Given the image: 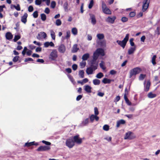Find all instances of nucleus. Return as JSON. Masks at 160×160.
<instances>
[{
	"instance_id": "nucleus-1",
	"label": "nucleus",
	"mask_w": 160,
	"mask_h": 160,
	"mask_svg": "<svg viewBox=\"0 0 160 160\" xmlns=\"http://www.w3.org/2000/svg\"><path fill=\"white\" fill-rule=\"evenodd\" d=\"M129 36V34H127L122 41L117 40L116 41V42L119 45L122 47L123 48H124L128 40Z\"/></svg>"
},
{
	"instance_id": "nucleus-2",
	"label": "nucleus",
	"mask_w": 160,
	"mask_h": 160,
	"mask_svg": "<svg viewBox=\"0 0 160 160\" xmlns=\"http://www.w3.org/2000/svg\"><path fill=\"white\" fill-rule=\"evenodd\" d=\"M141 69L138 67L134 68L130 71L129 78H131L133 76H135L136 75L139 73L141 71Z\"/></svg>"
},
{
	"instance_id": "nucleus-3",
	"label": "nucleus",
	"mask_w": 160,
	"mask_h": 160,
	"mask_svg": "<svg viewBox=\"0 0 160 160\" xmlns=\"http://www.w3.org/2000/svg\"><path fill=\"white\" fill-rule=\"evenodd\" d=\"M100 55V48L97 49L94 53L93 55V59L92 61L91 66H92L93 64L96 63V60L98 59L99 56Z\"/></svg>"
},
{
	"instance_id": "nucleus-4",
	"label": "nucleus",
	"mask_w": 160,
	"mask_h": 160,
	"mask_svg": "<svg viewBox=\"0 0 160 160\" xmlns=\"http://www.w3.org/2000/svg\"><path fill=\"white\" fill-rule=\"evenodd\" d=\"M102 8L103 12L106 14L111 15L112 14V12L106 6V4L103 2H102Z\"/></svg>"
},
{
	"instance_id": "nucleus-5",
	"label": "nucleus",
	"mask_w": 160,
	"mask_h": 160,
	"mask_svg": "<svg viewBox=\"0 0 160 160\" xmlns=\"http://www.w3.org/2000/svg\"><path fill=\"white\" fill-rule=\"evenodd\" d=\"M65 144L66 146L69 148H72L75 145L74 142L72 138L67 139L66 140Z\"/></svg>"
},
{
	"instance_id": "nucleus-6",
	"label": "nucleus",
	"mask_w": 160,
	"mask_h": 160,
	"mask_svg": "<svg viewBox=\"0 0 160 160\" xmlns=\"http://www.w3.org/2000/svg\"><path fill=\"white\" fill-rule=\"evenodd\" d=\"M150 2V0H144L143 2L142 11L145 12L148 7Z\"/></svg>"
},
{
	"instance_id": "nucleus-7",
	"label": "nucleus",
	"mask_w": 160,
	"mask_h": 160,
	"mask_svg": "<svg viewBox=\"0 0 160 160\" xmlns=\"http://www.w3.org/2000/svg\"><path fill=\"white\" fill-rule=\"evenodd\" d=\"M57 57V52L56 50H54L51 52L49 58L52 60H55Z\"/></svg>"
},
{
	"instance_id": "nucleus-8",
	"label": "nucleus",
	"mask_w": 160,
	"mask_h": 160,
	"mask_svg": "<svg viewBox=\"0 0 160 160\" xmlns=\"http://www.w3.org/2000/svg\"><path fill=\"white\" fill-rule=\"evenodd\" d=\"M72 138L74 142V143L76 142V143L78 144H80L82 143V139L79 138V135H78L75 136Z\"/></svg>"
},
{
	"instance_id": "nucleus-9",
	"label": "nucleus",
	"mask_w": 160,
	"mask_h": 160,
	"mask_svg": "<svg viewBox=\"0 0 160 160\" xmlns=\"http://www.w3.org/2000/svg\"><path fill=\"white\" fill-rule=\"evenodd\" d=\"M50 146H41L39 147L37 149V151H48L50 150Z\"/></svg>"
},
{
	"instance_id": "nucleus-10",
	"label": "nucleus",
	"mask_w": 160,
	"mask_h": 160,
	"mask_svg": "<svg viewBox=\"0 0 160 160\" xmlns=\"http://www.w3.org/2000/svg\"><path fill=\"white\" fill-rule=\"evenodd\" d=\"M116 18V17L115 16H113L112 17L108 16L107 18H106L105 21L109 23L113 24L114 23Z\"/></svg>"
},
{
	"instance_id": "nucleus-11",
	"label": "nucleus",
	"mask_w": 160,
	"mask_h": 160,
	"mask_svg": "<svg viewBox=\"0 0 160 160\" xmlns=\"http://www.w3.org/2000/svg\"><path fill=\"white\" fill-rule=\"evenodd\" d=\"M47 34L44 32H41L38 33L37 36V38L38 40H40L42 38H45L47 37Z\"/></svg>"
},
{
	"instance_id": "nucleus-12",
	"label": "nucleus",
	"mask_w": 160,
	"mask_h": 160,
	"mask_svg": "<svg viewBox=\"0 0 160 160\" xmlns=\"http://www.w3.org/2000/svg\"><path fill=\"white\" fill-rule=\"evenodd\" d=\"M90 121L91 122H92L94 121H98L99 118L97 115H94L93 114L91 115L89 117Z\"/></svg>"
},
{
	"instance_id": "nucleus-13",
	"label": "nucleus",
	"mask_w": 160,
	"mask_h": 160,
	"mask_svg": "<svg viewBox=\"0 0 160 160\" xmlns=\"http://www.w3.org/2000/svg\"><path fill=\"white\" fill-rule=\"evenodd\" d=\"M97 68L96 66H94L93 68L91 67L87 68L86 69V72L88 75L91 74L93 72V69L95 70L97 69Z\"/></svg>"
},
{
	"instance_id": "nucleus-14",
	"label": "nucleus",
	"mask_w": 160,
	"mask_h": 160,
	"mask_svg": "<svg viewBox=\"0 0 160 160\" xmlns=\"http://www.w3.org/2000/svg\"><path fill=\"white\" fill-rule=\"evenodd\" d=\"M58 50L60 53H63L66 50V48L65 46L63 44L60 45L58 47Z\"/></svg>"
},
{
	"instance_id": "nucleus-15",
	"label": "nucleus",
	"mask_w": 160,
	"mask_h": 160,
	"mask_svg": "<svg viewBox=\"0 0 160 160\" xmlns=\"http://www.w3.org/2000/svg\"><path fill=\"white\" fill-rule=\"evenodd\" d=\"M145 83L146 81H145L144 83V90L146 92H148L149 90V89L150 86V81H148L147 82L146 85H145Z\"/></svg>"
},
{
	"instance_id": "nucleus-16",
	"label": "nucleus",
	"mask_w": 160,
	"mask_h": 160,
	"mask_svg": "<svg viewBox=\"0 0 160 160\" xmlns=\"http://www.w3.org/2000/svg\"><path fill=\"white\" fill-rule=\"evenodd\" d=\"M132 133L131 132H129L126 133L125 134V136L124 137V139H131L132 138Z\"/></svg>"
},
{
	"instance_id": "nucleus-17",
	"label": "nucleus",
	"mask_w": 160,
	"mask_h": 160,
	"mask_svg": "<svg viewBox=\"0 0 160 160\" xmlns=\"http://www.w3.org/2000/svg\"><path fill=\"white\" fill-rule=\"evenodd\" d=\"M44 47L45 48H48L49 46H50L52 47H54V44L52 42H46L44 43Z\"/></svg>"
},
{
	"instance_id": "nucleus-18",
	"label": "nucleus",
	"mask_w": 160,
	"mask_h": 160,
	"mask_svg": "<svg viewBox=\"0 0 160 160\" xmlns=\"http://www.w3.org/2000/svg\"><path fill=\"white\" fill-rule=\"evenodd\" d=\"M28 14L26 13H25L21 17V21L22 22H23L24 24H25L27 22V18L28 17Z\"/></svg>"
},
{
	"instance_id": "nucleus-19",
	"label": "nucleus",
	"mask_w": 160,
	"mask_h": 160,
	"mask_svg": "<svg viewBox=\"0 0 160 160\" xmlns=\"http://www.w3.org/2000/svg\"><path fill=\"white\" fill-rule=\"evenodd\" d=\"M84 90L88 93L91 92L92 87L88 85H85L84 86Z\"/></svg>"
},
{
	"instance_id": "nucleus-20",
	"label": "nucleus",
	"mask_w": 160,
	"mask_h": 160,
	"mask_svg": "<svg viewBox=\"0 0 160 160\" xmlns=\"http://www.w3.org/2000/svg\"><path fill=\"white\" fill-rule=\"evenodd\" d=\"M136 50V47H130L128 50V53L129 55H131Z\"/></svg>"
},
{
	"instance_id": "nucleus-21",
	"label": "nucleus",
	"mask_w": 160,
	"mask_h": 160,
	"mask_svg": "<svg viewBox=\"0 0 160 160\" xmlns=\"http://www.w3.org/2000/svg\"><path fill=\"white\" fill-rule=\"evenodd\" d=\"M125 121L123 119H121L118 120L117 122L116 127L117 128H118L120 125L124 124L125 123Z\"/></svg>"
},
{
	"instance_id": "nucleus-22",
	"label": "nucleus",
	"mask_w": 160,
	"mask_h": 160,
	"mask_svg": "<svg viewBox=\"0 0 160 160\" xmlns=\"http://www.w3.org/2000/svg\"><path fill=\"white\" fill-rule=\"evenodd\" d=\"M89 122V119L86 118L83 120L81 124V126H85L87 125Z\"/></svg>"
},
{
	"instance_id": "nucleus-23",
	"label": "nucleus",
	"mask_w": 160,
	"mask_h": 160,
	"mask_svg": "<svg viewBox=\"0 0 160 160\" xmlns=\"http://www.w3.org/2000/svg\"><path fill=\"white\" fill-rule=\"evenodd\" d=\"M6 38L8 40L12 39L13 37L12 35L9 32H7L5 35Z\"/></svg>"
},
{
	"instance_id": "nucleus-24",
	"label": "nucleus",
	"mask_w": 160,
	"mask_h": 160,
	"mask_svg": "<svg viewBox=\"0 0 160 160\" xmlns=\"http://www.w3.org/2000/svg\"><path fill=\"white\" fill-rule=\"evenodd\" d=\"M77 46H78L77 44H74L73 45L72 50V52H76L78 51V50H79V48L77 47Z\"/></svg>"
},
{
	"instance_id": "nucleus-25",
	"label": "nucleus",
	"mask_w": 160,
	"mask_h": 160,
	"mask_svg": "<svg viewBox=\"0 0 160 160\" xmlns=\"http://www.w3.org/2000/svg\"><path fill=\"white\" fill-rule=\"evenodd\" d=\"M89 54L88 53H87L84 54L82 56V59L83 61H85L88 59L89 57Z\"/></svg>"
},
{
	"instance_id": "nucleus-26",
	"label": "nucleus",
	"mask_w": 160,
	"mask_h": 160,
	"mask_svg": "<svg viewBox=\"0 0 160 160\" xmlns=\"http://www.w3.org/2000/svg\"><path fill=\"white\" fill-rule=\"evenodd\" d=\"M111 82V80L107 78H105L102 80V82L104 84L110 83Z\"/></svg>"
},
{
	"instance_id": "nucleus-27",
	"label": "nucleus",
	"mask_w": 160,
	"mask_h": 160,
	"mask_svg": "<svg viewBox=\"0 0 160 160\" xmlns=\"http://www.w3.org/2000/svg\"><path fill=\"white\" fill-rule=\"evenodd\" d=\"M90 18L91 19L92 23L93 24H95L96 22L95 16L93 15H90Z\"/></svg>"
},
{
	"instance_id": "nucleus-28",
	"label": "nucleus",
	"mask_w": 160,
	"mask_h": 160,
	"mask_svg": "<svg viewBox=\"0 0 160 160\" xmlns=\"http://www.w3.org/2000/svg\"><path fill=\"white\" fill-rule=\"evenodd\" d=\"M156 96V94L153 93L151 92H149L148 95V98H154Z\"/></svg>"
},
{
	"instance_id": "nucleus-29",
	"label": "nucleus",
	"mask_w": 160,
	"mask_h": 160,
	"mask_svg": "<svg viewBox=\"0 0 160 160\" xmlns=\"http://www.w3.org/2000/svg\"><path fill=\"white\" fill-rule=\"evenodd\" d=\"M50 35L52 38L54 40L55 39V33L52 30H50Z\"/></svg>"
},
{
	"instance_id": "nucleus-30",
	"label": "nucleus",
	"mask_w": 160,
	"mask_h": 160,
	"mask_svg": "<svg viewBox=\"0 0 160 160\" xmlns=\"http://www.w3.org/2000/svg\"><path fill=\"white\" fill-rule=\"evenodd\" d=\"M124 98L126 103L128 105L132 104L131 102L129 100L126 94L124 95Z\"/></svg>"
},
{
	"instance_id": "nucleus-31",
	"label": "nucleus",
	"mask_w": 160,
	"mask_h": 160,
	"mask_svg": "<svg viewBox=\"0 0 160 160\" xmlns=\"http://www.w3.org/2000/svg\"><path fill=\"white\" fill-rule=\"evenodd\" d=\"M63 8L65 11L68 12V4L67 2H66L63 4Z\"/></svg>"
},
{
	"instance_id": "nucleus-32",
	"label": "nucleus",
	"mask_w": 160,
	"mask_h": 160,
	"mask_svg": "<svg viewBox=\"0 0 160 160\" xmlns=\"http://www.w3.org/2000/svg\"><path fill=\"white\" fill-rule=\"evenodd\" d=\"M104 62L103 61H101V68L103 70V71L106 72V67L104 65Z\"/></svg>"
},
{
	"instance_id": "nucleus-33",
	"label": "nucleus",
	"mask_w": 160,
	"mask_h": 160,
	"mask_svg": "<svg viewBox=\"0 0 160 160\" xmlns=\"http://www.w3.org/2000/svg\"><path fill=\"white\" fill-rule=\"evenodd\" d=\"M12 7H13L17 11H20V7L19 4H18L16 6L15 5H11V8H12Z\"/></svg>"
},
{
	"instance_id": "nucleus-34",
	"label": "nucleus",
	"mask_w": 160,
	"mask_h": 160,
	"mask_svg": "<svg viewBox=\"0 0 160 160\" xmlns=\"http://www.w3.org/2000/svg\"><path fill=\"white\" fill-rule=\"evenodd\" d=\"M93 82L94 85H99L100 83V81L99 80L96 79L93 80Z\"/></svg>"
},
{
	"instance_id": "nucleus-35",
	"label": "nucleus",
	"mask_w": 160,
	"mask_h": 160,
	"mask_svg": "<svg viewBox=\"0 0 160 160\" xmlns=\"http://www.w3.org/2000/svg\"><path fill=\"white\" fill-rule=\"evenodd\" d=\"M156 57V55H154L152 58V62L153 65H155L156 64L155 61Z\"/></svg>"
},
{
	"instance_id": "nucleus-36",
	"label": "nucleus",
	"mask_w": 160,
	"mask_h": 160,
	"mask_svg": "<svg viewBox=\"0 0 160 160\" xmlns=\"http://www.w3.org/2000/svg\"><path fill=\"white\" fill-rule=\"evenodd\" d=\"M34 142H27L25 143L24 146L28 147L30 146L33 145H34Z\"/></svg>"
},
{
	"instance_id": "nucleus-37",
	"label": "nucleus",
	"mask_w": 160,
	"mask_h": 160,
	"mask_svg": "<svg viewBox=\"0 0 160 160\" xmlns=\"http://www.w3.org/2000/svg\"><path fill=\"white\" fill-rule=\"evenodd\" d=\"M72 32L74 35H76L78 33V31L76 28H73L72 29Z\"/></svg>"
},
{
	"instance_id": "nucleus-38",
	"label": "nucleus",
	"mask_w": 160,
	"mask_h": 160,
	"mask_svg": "<svg viewBox=\"0 0 160 160\" xmlns=\"http://www.w3.org/2000/svg\"><path fill=\"white\" fill-rule=\"evenodd\" d=\"M84 72L83 70H81L79 72V75L82 78L84 77Z\"/></svg>"
},
{
	"instance_id": "nucleus-39",
	"label": "nucleus",
	"mask_w": 160,
	"mask_h": 160,
	"mask_svg": "<svg viewBox=\"0 0 160 160\" xmlns=\"http://www.w3.org/2000/svg\"><path fill=\"white\" fill-rule=\"evenodd\" d=\"M41 19L43 21H45L46 19V16L45 14L42 13L41 14Z\"/></svg>"
},
{
	"instance_id": "nucleus-40",
	"label": "nucleus",
	"mask_w": 160,
	"mask_h": 160,
	"mask_svg": "<svg viewBox=\"0 0 160 160\" xmlns=\"http://www.w3.org/2000/svg\"><path fill=\"white\" fill-rule=\"evenodd\" d=\"M68 78L70 79V80L72 82V83L73 84H75V82L74 81V79L73 78H72V77L70 75H68Z\"/></svg>"
},
{
	"instance_id": "nucleus-41",
	"label": "nucleus",
	"mask_w": 160,
	"mask_h": 160,
	"mask_svg": "<svg viewBox=\"0 0 160 160\" xmlns=\"http://www.w3.org/2000/svg\"><path fill=\"white\" fill-rule=\"evenodd\" d=\"M155 34L157 35H158L160 34V28L159 27H158L157 28L156 30L155 31Z\"/></svg>"
},
{
	"instance_id": "nucleus-42",
	"label": "nucleus",
	"mask_w": 160,
	"mask_h": 160,
	"mask_svg": "<svg viewBox=\"0 0 160 160\" xmlns=\"http://www.w3.org/2000/svg\"><path fill=\"white\" fill-rule=\"evenodd\" d=\"M146 76V75L145 74H140L139 79L140 80H142L144 79L145 78Z\"/></svg>"
},
{
	"instance_id": "nucleus-43",
	"label": "nucleus",
	"mask_w": 160,
	"mask_h": 160,
	"mask_svg": "<svg viewBox=\"0 0 160 160\" xmlns=\"http://www.w3.org/2000/svg\"><path fill=\"white\" fill-rule=\"evenodd\" d=\"M62 23L61 21V20L59 19H57L55 22V24L57 26H60Z\"/></svg>"
},
{
	"instance_id": "nucleus-44",
	"label": "nucleus",
	"mask_w": 160,
	"mask_h": 160,
	"mask_svg": "<svg viewBox=\"0 0 160 160\" xmlns=\"http://www.w3.org/2000/svg\"><path fill=\"white\" fill-rule=\"evenodd\" d=\"M109 126L108 125L106 124L104 125L103 127V129L106 131H108L109 130Z\"/></svg>"
},
{
	"instance_id": "nucleus-45",
	"label": "nucleus",
	"mask_w": 160,
	"mask_h": 160,
	"mask_svg": "<svg viewBox=\"0 0 160 160\" xmlns=\"http://www.w3.org/2000/svg\"><path fill=\"white\" fill-rule=\"evenodd\" d=\"M86 65V62L85 61H82L80 63V66L81 68H83Z\"/></svg>"
},
{
	"instance_id": "nucleus-46",
	"label": "nucleus",
	"mask_w": 160,
	"mask_h": 160,
	"mask_svg": "<svg viewBox=\"0 0 160 160\" xmlns=\"http://www.w3.org/2000/svg\"><path fill=\"white\" fill-rule=\"evenodd\" d=\"M97 37L98 39L96 42L99 45L100 44V33H98L97 35Z\"/></svg>"
},
{
	"instance_id": "nucleus-47",
	"label": "nucleus",
	"mask_w": 160,
	"mask_h": 160,
	"mask_svg": "<svg viewBox=\"0 0 160 160\" xmlns=\"http://www.w3.org/2000/svg\"><path fill=\"white\" fill-rule=\"evenodd\" d=\"M106 45V42L105 40H101V47H105Z\"/></svg>"
},
{
	"instance_id": "nucleus-48",
	"label": "nucleus",
	"mask_w": 160,
	"mask_h": 160,
	"mask_svg": "<svg viewBox=\"0 0 160 160\" xmlns=\"http://www.w3.org/2000/svg\"><path fill=\"white\" fill-rule=\"evenodd\" d=\"M94 115L97 116L99 114V112L97 108L95 107L94 108Z\"/></svg>"
},
{
	"instance_id": "nucleus-49",
	"label": "nucleus",
	"mask_w": 160,
	"mask_h": 160,
	"mask_svg": "<svg viewBox=\"0 0 160 160\" xmlns=\"http://www.w3.org/2000/svg\"><path fill=\"white\" fill-rule=\"evenodd\" d=\"M93 5V0H91L88 5V8L91 9L92 8Z\"/></svg>"
},
{
	"instance_id": "nucleus-50",
	"label": "nucleus",
	"mask_w": 160,
	"mask_h": 160,
	"mask_svg": "<svg viewBox=\"0 0 160 160\" xmlns=\"http://www.w3.org/2000/svg\"><path fill=\"white\" fill-rule=\"evenodd\" d=\"M56 3L55 1H53L51 2V7L52 8H54L56 6Z\"/></svg>"
},
{
	"instance_id": "nucleus-51",
	"label": "nucleus",
	"mask_w": 160,
	"mask_h": 160,
	"mask_svg": "<svg viewBox=\"0 0 160 160\" xmlns=\"http://www.w3.org/2000/svg\"><path fill=\"white\" fill-rule=\"evenodd\" d=\"M136 13L134 12H131L129 14V16L131 18L134 17Z\"/></svg>"
},
{
	"instance_id": "nucleus-52",
	"label": "nucleus",
	"mask_w": 160,
	"mask_h": 160,
	"mask_svg": "<svg viewBox=\"0 0 160 160\" xmlns=\"http://www.w3.org/2000/svg\"><path fill=\"white\" fill-rule=\"evenodd\" d=\"M133 38H131L130 39L129 41L130 42V44L131 46H135V44L134 42H133Z\"/></svg>"
},
{
	"instance_id": "nucleus-53",
	"label": "nucleus",
	"mask_w": 160,
	"mask_h": 160,
	"mask_svg": "<svg viewBox=\"0 0 160 160\" xmlns=\"http://www.w3.org/2000/svg\"><path fill=\"white\" fill-rule=\"evenodd\" d=\"M20 38V37L19 35H15L14 37L13 40L14 42H16Z\"/></svg>"
},
{
	"instance_id": "nucleus-54",
	"label": "nucleus",
	"mask_w": 160,
	"mask_h": 160,
	"mask_svg": "<svg viewBox=\"0 0 160 160\" xmlns=\"http://www.w3.org/2000/svg\"><path fill=\"white\" fill-rule=\"evenodd\" d=\"M121 20L122 22H127L128 20V19L126 17H122Z\"/></svg>"
},
{
	"instance_id": "nucleus-55",
	"label": "nucleus",
	"mask_w": 160,
	"mask_h": 160,
	"mask_svg": "<svg viewBox=\"0 0 160 160\" xmlns=\"http://www.w3.org/2000/svg\"><path fill=\"white\" fill-rule=\"evenodd\" d=\"M70 32L69 31H68L66 32V35L65 37V38L66 39H68L70 37Z\"/></svg>"
},
{
	"instance_id": "nucleus-56",
	"label": "nucleus",
	"mask_w": 160,
	"mask_h": 160,
	"mask_svg": "<svg viewBox=\"0 0 160 160\" xmlns=\"http://www.w3.org/2000/svg\"><path fill=\"white\" fill-rule=\"evenodd\" d=\"M33 17L36 18L38 17V12L37 11H35L33 13Z\"/></svg>"
},
{
	"instance_id": "nucleus-57",
	"label": "nucleus",
	"mask_w": 160,
	"mask_h": 160,
	"mask_svg": "<svg viewBox=\"0 0 160 160\" xmlns=\"http://www.w3.org/2000/svg\"><path fill=\"white\" fill-rule=\"evenodd\" d=\"M105 54L104 50L101 48V57L104 56Z\"/></svg>"
},
{
	"instance_id": "nucleus-58",
	"label": "nucleus",
	"mask_w": 160,
	"mask_h": 160,
	"mask_svg": "<svg viewBox=\"0 0 160 160\" xmlns=\"http://www.w3.org/2000/svg\"><path fill=\"white\" fill-rule=\"evenodd\" d=\"M35 2L36 5H39L42 3V1L41 0H36Z\"/></svg>"
},
{
	"instance_id": "nucleus-59",
	"label": "nucleus",
	"mask_w": 160,
	"mask_h": 160,
	"mask_svg": "<svg viewBox=\"0 0 160 160\" xmlns=\"http://www.w3.org/2000/svg\"><path fill=\"white\" fill-rule=\"evenodd\" d=\"M19 56H16L14 57L12 60L13 62H17L18 60Z\"/></svg>"
},
{
	"instance_id": "nucleus-60",
	"label": "nucleus",
	"mask_w": 160,
	"mask_h": 160,
	"mask_svg": "<svg viewBox=\"0 0 160 160\" xmlns=\"http://www.w3.org/2000/svg\"><path fill=\"white\" fill-rule=\"evenodd\" d=\"M42 142L43 143L47 145H50L51 144V143L48 142H47L44 140H43L42 141Z\"/></svg>"
},
{
	"instance_id": "nucleus-61",
	"label": "nucleus",
	"mask_w": 160,
	"mask_h": 160,
	"mask_svg": "<svg viewBox=\"0 0 160 160\" xmlns=\"http://www.w3.org/2000/svg\"><path fill=\"white\" fill-rule=\"evenodd\" d=\"M33 61V59L30 58H26L25 59L24 62H27L28 61Z\"/></svg>"
},
{
	"instance_id": "nucleus-62",
	"label": "nucleus",
	"mask_w": 160,
	"mask_h": 160,
	"mask_svg": "<svg viewBox=\"0 0 160 160\" xmlns=\"http://www.w3.org/2000/svg\"><path fill=\"white\" fill-rule=\"evenodd\" d=\"M33 10V8L32 6H29L28 8V11L29 12H32Z\"/></svg>"
},
{
	"instance_id": "nucleus-63",
	"label": "nucleus",
	"mask_w": 160,
	"mask_h": 160,
	"mask_svg": "<svg viewBox=\"0 0 160 160\" xmlns=\"http://www.w3.org/2000/svg\"><path fill=\"white\" fill-rule=\"evenodd\" d=\"M44 12L46 14H49L50 12L49 9L48 8H46L44 10Z\"/></svg>"
},
{
	"instance_id": "nucleus-64",
	"label": "nucleus",
	"mask_w": 160,
	"mask_h": 160,
	"mask_svg": "<svg viewBox=\"0 0 160 160\" xmlns=\"http://www.w3.org/2000/svg\"><path fill=\"white\" fill-rule=\"evenodd\" d=\"M125 116L128 118L131 119L132 118L133 116V114H126L125 115Z\"/></svg>"
}]
</instances>
